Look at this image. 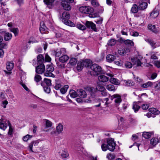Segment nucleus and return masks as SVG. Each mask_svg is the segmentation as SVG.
<instances>
[{
	"instance_id": "nucleus-1",
	"label": "nucleus",
	"mask_w": 160,
	"mask_h": 160,
	"mask_svg": "<svg viewBox=\"0 0 160 160\" xmlns=\"http://www.w3.org/2000/svg\"><path fill=\"white\" fill-rule=\"evenodd\" d=\"M86 91L88 92L90 94L91 97L89 98L88 99H86L85 100V102L86 103H90L92 102V101H93L94 102H96L98 101H102L103 102L101 99L99 98L94 99L95 97V92L96 90L94 88L90 87H86L85 88Z\"/></svg>"
},
{
	"instance_id": "nucleus-2",
	"label": "nucleus",
	"mask_w": 160,
	"mask_h": 160,
	"mask_svg": "<svg viewBox=\"0 0 160 160\" xmlns=\"http://www.w3.org/2000/svg\"><path fill=\"white\" fill-rule=\"evenodd\" d=\"M143 57L141 55H138L131 58V61L134 65H136L138 67H142L143 65Z\"/></svg>"
},
{
	"instance_id": "nucleus-3",
	"label": "nucleus",
	"mask_w": 160,
	"mask_h": 160,
	"mask_svg": "<svg viewBox=\"0 0 160 160\" xmlns=\"http://www.w3.org/2000/svg\"><path fill=\"white\" fill-rule=\"evenodd\" d=\"M79 10L82 13L89 14L92 12L93 9L89 6H83L80 7Z\"/></svg>"
},
{
	"instance_id": "nucleus-4",
	"label": "nucleus",
	"mask_w": 160,
	"mask_h": 160,
	"mask_svg": "<svg viewBox=\"0 0 160 160\" xmlns=\"http://www.w3.org/2000/svg\"><path fill=\"white\" fill-rule=\"evenodd\" d=\"M91 69L92 70L93 74L94 75H97L101 72L102 71L101 67L96 64H94L90 67Z\"/></svg>"
},
{
	"instance_id": "nucleus-5",
	"label": "nucleus",
	"mask_w": 160,
	"mask_h": 160,
	"mask_svg": "<svg viewBox=\"0 0 160 160\" xmlns=\"http://www.w3.org/2000/svg\"><path fill=\"white\" fill-rule=\"evenodd\" d=\"M54 70V68L52 65H48L46 71L44 73V75L46 77H54V75L52 73Z\"/></svg>"
},
{
	"instance_id": "nucleus-6",
	"label": "nucleus",
	"mask_w": 160,
	"mask_h": 160,
	"mask_svg": "<svg viewBox=\"0 0 160 160\" xmlns=\"http://www.w3.org/2000/svg\"><path fill=\"white\" fill-rule=\"evenodd\" d=\"M114 99L115 105L118 107L120 105L122 101L121 96L118 94L113 95L111 97V99L113 100Z\"/></svg>"
},
{
	"instance_id": "nucleus-7",
	"label": "nucleus",
	"mask_w": 160,
	"mask_h": 160,
	"mask_svg": "<svg viewBox=\"0 0 160 160\" xmlns=\"http://www.w3.org/2000/svg\"><path fill=\"white\" fill-rule=\"evenodd\" d=\"M108 148L110 151H112L115 149L116 143L112 139H110L107 141Z\"/></svg>"
},
{
	"instance_id": "nucleus-8",
	"label": "nucleus",
	"mask_w": 160,
	"mask_h": 160,
	"mask_svg": "<svg viewBox=\"0 0 160 160\" xmlns=\"http://www.w3.org/2000/svg\"><path fill=\"white\" fill-rule=\"evenodd\" d=\"M61 5L64 9L67 11H69L71 8V6L70 5L69 3L66 0L62 1L61 2Z\"/></svg>"
},
{
	"instance_id": "nucleus-9",
	"label": "nucleus",
	"mask_w": 160,
	"mask_h": 160,
	"mask_svg": "<svg viewBox=\"0 0 160 160\" xmlns=\"http://www.w3.org/2000/svg\"><path fill=\"white\" fill-rule=\"evenodd\" d=\"M45 70V66L43 64H41L38 65L36 68L37 73L42 74Z\"/></svg>"
},
{
	"instance_id": "nucleus-10",
	"label": "nucleus",
	"mask_w": 160,
	"mask_h": 160,
	"mask_svg": "<svg viewBox=\"0 0 160 160\" xmlns=\"http://www.w3.org/2000/svg\"><path fill=\"white\" fill-rule=\"evenodd\" d=\"M70 18V15L69 12L65 11L60 15V19L63 22V21L69 19Z\"/></svg>"
},
{
	"instance_id": "nucleus-11",
	"label": "nucleus",
	"mask_w": 160,
	"mask_h": 160,
	"mask_svg": "<svg viewBox=\"0 0 160 160\" xmlns=\"http://www.w3.org/2000/svg\"><path fill=\"white\" fill-rule=\"evenodd\" d=\"M66 52V50L65 48H61L60 49H57L54 51V53L56 57H59L61 54L63 55Z\"/></svg>"
},
{
	"instance_id": "nucleus-12",
	"label": "nucleus",
	"mask_w": 160,
	"mask_h": 160,
	"mask_svg": "<svg viewBox=\"0 0 160 160\" xmlns=\"http://www.w3.org/2000/svg\"><path fill=\"white\" fill-rule=\"evenodd\" d=\"M86 26L88 28H91L95 31H97L96 25L92 22L87 21L85 24Z\"/></svg>"
},
{
	"instance_id": "nucleus-13",
	"label": "nucleus",
	"mask_w": 160,
	"mask_h": 160,
	"mask_svg": "<svg viewBox=\"0 0 160 160\" xmlns=\"http://www.w3.org/2000/svg\"><path fill=\"white\" fill-rule=\"evenodd\" d=\"M9 124H10L8 121H3L0 122V128L3 130H5L7 128L8 125L9 126Z\"/></svg>"
},
{
	"instance_id": "nucleus-14",
	"label": "nucleus",
	"mask_w": 160,
	"mask_h": 160,
	"mask_svg": "<svg viewBox=\"0 0 160 160\" xmlns=\"http://www.w3.org/2000/svg\"><path fill=\"white\" fill-rule=\"evenodd\" d=\"M78 96L80 98H84L86 97L87 94L85 91L82 89H79L77 90Z\"/></svg>"
},
{
	"instance_id": "nucleus-15",
	"label": "nucleus",
	"mask_w": 160,
	"mask_h": 160,
	"mask_svg": "<svg viewBox=\"0 0 160 160\" xmlns=\"http://www.w3.org/2000/svg\"><path fill=\"white\" fill-rule=\"evenodd\" d=\"M145 40L146 42L149 43L151 45L153 49H154L156 47L159 46V45H156V42L149 38H145Z\"/></svg>"
},
{
	"instance_id": "nucleus-16",
	"label": "nucleus",
	"mask_w": 160,
	"mask_h": 160,
	"mask_svg": "<svg viewBox=\"0 0 160 160\" xmlns=\"http://www.w3.org/2000/svg\"><path fill=\"white\" fill-rule=\"evenodd\" d=\"M130 52V49L128 48L120 49L118 51V53L121 55H124L127 53Z\"/></svg>"
},
{
	"instance_id": "nucleus-17",
	"label": "nucleus",
	"mask_w": 160,
	"mask_h": 160,
	"mask_svg": "<svg viewBox=\"0 0 160 160\" xmlns=\"http://www.w3.org/2000/svg\"><path fill=\"white\" fill-rule=\"evenodd\" d=\"M55 0H43V2L48 8H50L54 6L53 2Z\"/></svg>"
},
{
	"instance_id": "nucleus-18",
	"label": "nucleus",
	"mask_w": 160,
	"mask_h": 160,
	"mask_svg": "<svg viewBox=\"0 0 160 160\" xmlns=\"http://www.w3.org/2000/svg\"><path fill=\"white\" fill-rule=\"evenodd\" d=\"M40 31L41 33H45L47 31V28L43 22H41L40 24Z\"/></svg>"
},
{
	"instance_id": "nucleus-19",
	"label": "nucleus",
	"mask_w": 160,
	"mask_h": 160,
	"mask_svg": "<svg viewBox=\"0 0 160 160\" xmlns=\"http://www.w3.org/2000/svg\"><path fill=\"white\" fill-rule=\"evenodd\" d=\"M98 79L100 82H105L108 80V78L104 75H101L98 77Z\"/></svg>"
},
{
	"instance_id": "nucleus-20",
	"label": "nucleus",
	"mask_w": 160,
	"mask_h": 160,
	"mask_svg": "<svg viewBox=\"0 0 160 160\" xmlns=\"http://www.w3.org/2000/svg\"><path fill=\"white\" fill-rule=\"evenodd\" d=\"M147 6L148 3L147 2L141 1L140 2L139 8L141 10H144L147 8Z\"/></svg>"
},
{
	"instance_id": "nucleus-21",
	"label": "nucleus",
	"mask_w": 160,
	"mask_h": 160,
	"mask_svg": "<svg viewBox=\"0 0 160 160\" xmlns=\"http://www.w3.org/2000/svg\"><path fill=\"white\" fill-rule=\"evenodd\" d=\"M56 131L58 134L61 133L63 129V125L60 123H59L56 127Z\"/></svg>"
},
{
	"instance_id": "nucleus-22",
	"label": "nucleus",
	"mask_w": 160,
	"mask_h": 160,
	"mask_svg": "<svg viewBox=\"0 0 160 160\" xmlns=\"http://www.w3.org/2000/svg\"><path fill=\"white\" fill-rule=\"evenodd\" d=\"M116 58V57L113 55L109 54L107 56L106 60L108 62H111L114 60Z\"/></svg>"
},
{
	"instance_id": "nucleus-23",
	"label": "nucleus",
	"mask_w": 160,
	"mask_h": 160,
	"mask_svg": "<svg viewBox=\"0 0 160 160\" xmlns=\"http://www.w3.org/2000/svg\"><path fill=\"white\" fill-rule=\"evenodd\" d=\"M69 59V57L68 56L66 55H62L59 58V61L62 62H66Z\"/></svg>"
},
{
	"instance_id": "nucleus-24",
	"label": "nucleus",
	"mask_w": 160,
	"mask_h": 160,
	"mask_svg": "<svg viewBox=\"0 0 160 160\" xmlns=\"http://www.w3.org/2000/svg\"><path fill=\"white\" fill-rule=\"evenodd\" d=\"M110 82L111 83L116 85H119L120 84V81L117 78H112L110 79Z\"/></svg>"
},
{
	"instance_id": "nucleus-25",
	"label": "nucleus",
	"mask_w": 160,
	"mask_h": 160,
	"mask_svg": "<svg viewBox=\"0 0 160 160\" xmlns=\"http://www.w3.org/2000/svg\"><path fill=\"white\" fill-rule=\"evenodd\" d=\"M12 34L9 32H6L4 35V39L5 41H8L10 40L12 38Z\"/></svg>"
},
{
	"instance_id": "nucleus-26",
	"label": "nucleus",
	"mask_w": 160,
	"mask_h": 160,
	"mask_svg": "<svg viewBox=\"0 0 160 160\" xmlns=\"http://www.w3.org/2000/svg\"><path fill=\"white\" fill-rule=\"evenodd\" d=\"M14 67V63L12 62H8L7 64V68L8 71H10L13 69Z\"/></svg>"
},
{
	"instance_id": "nucleus-27",
	"label": "nucleus",
	"mask_w": 160,
	"mask_h": 160,
	"mask_svg": "<svg viewBox=\"0 0 160 160\" xmlns=\"http://www.w3.org/2000/svg\"><path fill=\"white\" fill-rule=\"evenodd\" d=\"M69 94L70 96L72 98H75L78 96V94L77 90L76 92L74 90H70L69 92Z\"/></svg>"
},
{
	"instance_id": "nucleus-28",
	"label": "nucleus",
	"mask_w": 160,
	"mask_h": 160,
	"mask_svg": "<svg viewBox=\"0 0 160 160\" xmlns=\"http://www.w3.org/2000/svg\"><path fill=\"white\" fill-rule=\"evenodd\" d=\"M159 15L158 11L157 10H154L150 14L151 18H155L157 17Z\"/></svg>"
},
{
	"instance_id": "nucleus-29",
	"label": "nucleus",
	"mask_w": 160,
	"mask_h": 160,
	"mask_svg": "<svg viewBox=\"0 0 160 160\" xmlns=\"http://www.w3.org/2000/svg\"><path fill=\"white\" fill-rule=\"evenodd\" d=\"M83 66L85 67H88L90 65V61L88 59H86L85 61L82 60H81Z\"/></svg>"
},
{
	"instance_id": "nucleus-30",
	"label": "nucleus",
	"mask_w": 160,
	"mask_h": 160,
	"mask_svg": "<svg viewBox=\"0 0 160 160\" xmlns=\"http://www.w3.org/2000/svg\"><path fill=\"white\" fill-rule=\"evenodd\" d=\"M63 22L66 25L71 27H74L75 26V24L74 23L70 21L69 19H68L66 21H63Z\"/></svg>"
},
{
	"instance_id": "nucleus-31",
	"label": "nucleus",
	"mask_w": 160,
	"mask_h": 160,
	"mask_svg": "<svg viewBox=\"0 0 160 160\" xmlns=\"http://www.w3.org/2000/svg\"><path fill=\"white\" fill-rule=\"evenodd\" d=\"M152 85V82L149 81L144 83L142 84L141 87L144 88H148L149 87H151Z\"/></svg>"
},
{
	"instance_id": "nucleus-32",
	"label": "nucleus",
	"mask_w": 160,
	"mask_h": 160,
	"mask_svg": "<svg viewBox=\"0 0 160 160\" xmlns=\"http://www.w3.org/2000/svg\"><path fill=\"white\" fill-rule=\"evenodd\" d=\"M37 60L38 63L41 64L44 62V59L43 56L41 54L39 55L37 57Z\"/></svg>"
},
{
	"instance_id": "nucleus-33",
	"label": "nucleus",
	"mask_w": 160,
	"mask_h": 160,
	"mask_svg": "<svg viewBox=\"0 0 160 160\" xmlns=\"http://www.w3.org/2000/svg\"><path fill=\"white\" fill-rule=\"evenodd\" d=\"M148 29L152 31V32H157V29L156 26L154 25L150 24L148 25Z\"/></svg>"
},
{
	"instance_id": "nucleus-34",
	"label": "nucleus",
	"mask_w": 160,
	"mask_h": 160,
	"mask_svg": "<svg viewBox=\"0 0 160 160\" xmlns=\"http://www.w3.org/2000/svg\"><path fill=\"white\" fill-rule=\"evenodd\" d=\"M159 141L157 138H153L150 140V143L152 145L154 146L158 143Z\"/></svg>"
},
{
	"instance_id": "nucleus-35",
	"label": "nucleus",
	"mask_w": 160,
	"mask_h": 160,
	"mask_svg": "<svg viewBox=\"0 0 160 160\" xmlns=\"http://www.w3.org/2000/svg\"><path fill=\"white\" fill-rule=\"evenodd\" d=\"M77 62V59L75 58H71L69 61V64L71 66H74L76 65Z\"/></svg>"
},
{
	"instance_id": "nucleus-36",
	"label": "nucleus",
	"mask_w": 160,
	"mask_h": 160,
	"mask_svg": "<svg viewBox=\"0 0 160 160\" xmlns=\"http://www.w3.org/2000/svg\"><path fill=\"white\" fill-rule=\"evenodd\" d=\"M106 88L109 91H115L116 89L115 86L113 85H107Z\"/></svg>"
},
{
	"instance_id": "nucleus-37",
	"label": "nucleus",
	"mask_w": 160,
	"mask_h": 160,
	"mask_svg": "<svg viewBox=\"0 0 160 160\" xmlns=\"http://www.w3.org/2000/svg\"><path fill=\"white\" fill-rule=\"evenodd\" d=\"M138 7L136 4H134L132 7L131 11L133 13H136L138 11Z\"/></svg>"
},
{
	"instance_id": "nucleus-38",
	"label": "nucleus",
	"mask_w": 160,
	"mask_h": 160,
	"mask_svg": "<svg viewBox=\"0 0 160 160\" xmlns=\"http://www.w3.org/2000/svg\"><path fill=\"white\" fill-rule=\"evenodd\" d=\"M69 88L68 85H65L64 87L60 89L61 92L62 94H65L67 91L68 89Z\"/></svg>"
},
{
	"instance_id": "nucleus-39",
	"label": "nucleus",
	"mask_w": 160,
	"mask_h": 160,
	"mask_svg": "<svg viewBox=\"0 0 160 160\" xmlns=\"http://www.w3.org/2000/svg\"><path fill=\"white\" fill-rule=\"evenodd\" d=\"M83 66L82 64V63L81 62V60L79 61L77 64V69L78 71H80L83 68Z\"/></svg>"
},
{
	"instance_id": "nucleus-40",
	"label": "nucleus",
	"mask_w": 160,
	"mask_h": 160,
	"mask_svg": "<svg viewBox=\"0 0 160 160\" xmlns=\"http://www.w3.org/2000/svg\"><path fill=\"white\" fill-rule=\"evenodd\" d=\"M140 108V106L138 105L136 103H133L132 108L135 112H137L138 111Z\"/></svg>"
},
{
	"instance_id": "nucleus-41",
	"label": "nucleus",
	"mask_w": 160,
	"mask_h": 160,
	"mask_svg": "<svg viewBox=\"0 0 160 160\" xmlns=\"http://www.w3.org/2000/svg\"><path fill=\"white\" fill-rule=\"evenodd\" d=\"M124 43L128 45L131 46H134V43L131 40L129 39L125 40L124 41Z\"/></svg>"
},
{
	"instance_id": "nucleus-42",
	"label": "nucleus",
	"mask_w": 160,
	"mask_h": 160,
	"mask_svg": "<svg viewBox=\"0 0 160 160\" xmlns=\"http://www.w3.org/2000/svg\"><path fill=\"white\" fill-rule=\"evenodd\" d=\"M45 126L46 128H48L51 127L52 125V122L49 120L47 119H45Z\"/></svg>"
},
{
	"instance_id": "nucleus-43",
	"label": "nucleus",
	"mask_w": 160,
	"mask_h": 160,
	"mask_svg": "<svg viewBox=\"0 0 160 160\" xmlns=\"http://www.w3.org/2000/svg\"><path fill=\"white\" fill-rule=\"evenodd\" d=\"M61 156L62 158H66L69 156V154L67 151L62 150L61 153Z\"/></svg>"
},
{
	"instance_id": "nucleus-44",
	"label": "nucleus",
	"mask_w": 160,
	"mask_h": 160,
	"mask_svg": "<svg viewBox=\"0 0 160 160\" xmlns=\"http://www.w3.org/2000/svg\"><path fill=\"white\" fill-rule=\"evenodd\" d=\"M151 135V134L150 132H143L142 136L143 137L146 139L149 138Z\"/></svg>"
},
{
	"instance_id": "nucleus-45",
	"label": "nucleus",
	"mask_w": 160,
	"mask_h": 160,
	"mask_svg": "<svg viewBox=\"0 0 160 160\" xmlns=\"http://www.w3.org/2000/svg\"><path fill=\"white\" fill-rule=\"evenodd\" d=\"M76 27L77 28L81 30H84L86 29L85 26L80 23H78L76 25Z\"/></svg>"
},
{
	"instance_id": "nucleus-46",
	"label": "nucleus",
	"mask_w": 160,
	"mask_h": 160,
	"mask_svg": "<svg viewBox=\"0 0 160 160\" xmlns=\"http://www.w3.org/2000/svg\"><path fill=\"white\" fill-rule=\"evenodd\" d=\"M9 130L8 132V135L12 136L13 134V128L12 127L11 124H9Z\"/></svg>"
},
{
	"instance_id": "nucleus-47",
	"label": "nucleus",
	"mask_w": 160,
	"mask_h": 160,
	"mask_svg": "<svg viewBox=\"0 0 160 160\" xmlns=\"http://www.w3.org/2000/svg\"><path fill=\"white\" fill-rule=\"evenodd\" d=\"M150 111L152 114L156 115H158L160 113V112L155 108H151L149 109Z\"/></svg>"
},
{
	"instance_id": "nucleus-48",
	"label": "nucleus",
	"mask_w": 160,
	"mask_h": 160,
	"mask_svg": "<svg viewBox=\"0 0 160 160\" xmlns=\"http://www.w3.org/2000/svg\"><path fill=\"white\" fill-rule=\"evenodd\" d=\"M116 40L114 39H111L109 40L108 42V44L110 46H112L116 44Z\"/></svg>"
},
{
	"instance_id": "nucleus-49",
	"label": "nucleus",
	"mask_w": 160,
	"mask_h": 160,
	"mask_svg": "<svg viewBox=\"0 0 160 160\" xmlns=\"http://www.w3.org/2000/svg\"><path fill=\"white\" fill-rule=\"evenodd\" d=\"M42 79L41 76L39 75H35L34 77V80L37 83L39 82Z\"/></svg>"
},
{
	"instance_id": "nucleus-50",
	"label": "nucleus",
	"mask_w": 160,
	"mask_h": 160,
	"mask_svg": "<svg viewBox=\"0 0 160 160\" xmlns=\"http://www.w3.org/2000/svg\"><path fill=\"white\" fill-rule=\"evenodd\" d=\"M96 89L97 90L101 92L105 90V88L104 87L100 85H97L96 87Z\"/></svg>"
},
{
	"instance_id": "nucleus-51",
	"label": "nucleus",
	"mask_w": 160,
	"mask_h": 160,
	"mask_svg": "<svg viewBox=\"0 0 160 160\" xmlns=\"http://www.w3.org/2000/svg\"><path fill=\"white\" fill-rule=\"evenodd\" d=\"M125 83L126 85L128 86H133L134 84V83L133 82L129 80L126 81Z\"/></svg>"
},
{
	"instance_id": "nucleus-52",
	"label": "nucleus",
	"mask_w": 160,
	"mask_h": 160,
	"mask_svg": "<svg viewBox=\"0 0 160 160\" xmlns=\"http://www.w3.org/2000/svg\"><path fill=\"white\" fill-rule=\"evenodd\" d=\"M44 82L46 84L47 86H50L51 85V80L47 78H45Z\"/></svg>"
},
{
	"instance_id": "nucleus-53",
	"label": "nucleus",
	"mask_w": 160,
	"mask_h": 160,
	"mask_svg": "<svg viewBox=\"0 0 160 160\" xmlns=\"http://www.w3.org/2000/svg\"><path fill=\"white\" fill-rule=\"evenodd\" d=\"M10 31L13 32L15 36H17L18 34V30L17 28H10Z\"/></svg>"
},
{
	"instance_id": "nucleus-54",
	"label": "nucleus",
	"mask_w": 160,
	"mask_h": 160,
	"mask_svg": "<svg viewBox=\"0 0 160 160\" xmlns=\"http://www.w3.org/2000/svg\"><path fill=\"white\" fill-rule=\"evenodd\" d=\"M32 137V136L27 134L23 137V140L24 141L26 142L29 139L31 138Z\"/></svg>"
},
{
	"instance_id": "nucleus-55",
	"label": "nucleus",
	"mask_w": 160,
	"mask_h": 160,
	"mask_svg": "<svg viewBox=\"0 0 160 160\" xmlns=\"http://www.w3.org/2000/svg\"><path fill=\"white\" fill-rule=\"evenodd\" d=\"M125 67L127 68H131L132 67V65L131 62H126L125 63Z\"/></svg>"
},
{
	"instance_id": "nucleus-56",
	"label": "nucleus",
	"mask_w": 160,
	"mask_h": 160,
	"mask_svg": "<svg viewBox=\"0 0 160 160\" xmlns=\"http://www.w3.org/2000/svg\"><path fill=\"white\" fill-rule=\"evenodd\" d=\"M8 102L6 100H4L2 101L1 106L5 108H6V106L8 104Z\"/></svg>"
},
{
	"instance_id": "nucleus-57",
	"label": "nucleus",
	"mask_w": 160,
	"mask_h": 160,
	"mask_svg": "<svg viewBox=\"0 0 160 160\" xmlns=\"http://www.w3.org/2000/svg\"><path fill=\"white\" fill-rule=\"evenodd\" d=\"M44 91L47 93H49L50 92V89L49 86H46L43 87Z\"/></svg>"
},
{
	"instance_id": "nucleus-58",
	"label": "nucleus",
	"mask_w": 160,
	"mask_h": 160,
	"mask_svg": "<svg viewBox=\"0 0 160 160\" xmlns=\"http://www.w3.org/2000/svg\"><path fill=\"white\" fill-rule=\"evenodd\" d=\"M101 148L103 151H106L108 149V145H106L105 144H102L101 145Z\"/></svg>"
},
{
	"instance_id": "nucleus-59",
	"label": "nucleus",
	"mask_w": 160,
	"mask_h": 160,
	"mask_svg": "<svg viewBox=\"0 0 160 160\" xmlns=\"http://www.w3.org/2000/svg\"><path fill=\"white\" fill-rule=\"evenodd\" d=\"M19 84L21 85L23 88L26 91H28L29 89L28 88L27 86L24 84L22 82V81H20L19 82Z\"/></svg>"
},
{
	"instance_id": "nucleus-60",
	"label": "nucleus",
	"mask_w": 160,
	"mask_h": 160,
	"mask_svg": "<svg viewBox=\"0 0 160 160\" xmlns=\"http://www.w3.org/2000/svg\"><path fill=\"white\" fill-rule=\"evenodd\" d=\"M130 34L132 36L136 37L138 36L139 33L138 32L131 31L130 32Z\"/></svg>"
},
{
	"instance_id": "nucleus-61",
	"label": "nucleus",
	"mask_w": 160,
	"mask_h": 160,
	"mask_svg": "<svg viewBox=\"0 0 160 160\" xmlns=\"http://www.w3.org/2000/svg\"><path fill=\"white\" fill-rule=\"evenodd\" d=\"M103 19L102 18H100L96 20L95 21L97 24H101L102 23Z\"/></svg>"
},
{
	"instance_id": "nucleus-62",
	"label": "nucleus",
	"mask_w": 160,
	"mask_h": 160,
	"mask_svg": "<svg viewBox=\"0 0 160 160\" xmlns=\"http://www.w3.org/2000/svg\"><path fill=\"white\" fill-rule=\"evenodd\" d=\"M156 90L158 91L160 90V81L158 82L155 87Z\"/></svg>"
},
{
	"instance_id": "nucleus-63",
	"label": "nucleus",
	"mask_w": 160,
	"mask_h": 160,
	"mask_svg": "<svg viewBox=\"0 0 160 160\" xmlns=\"http://www.w3.org/2000/svg\"><path fill=\"white\" fill-rule=\"evenodd\" d=\"M108 158L110 160H112L115 158V156L114 155L111 154H108L107 155Z\"/></svg>"
},
{
	"instance_id": "nucleus-64",
	"label": "nucleus",
	"mask_w": 160,
	"mask_h": 160,
	"mask_svg": "<svg viewBox=\"0 0 160 160\" xmlns=\"http://www.w3.org/2000/svg\"><path fill=\"white\" fill-rule=\"evenodd\" d=\"M91 3L92 5L94 7L98 5V3L96 0H92L91 1Z\"/></svg>"
}]
</instances>
